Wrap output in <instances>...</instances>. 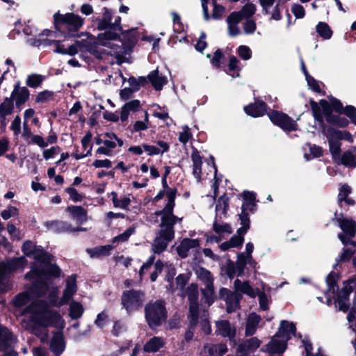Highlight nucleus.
<instances>
[{
	"label": "nucleus",
	"instance_id": "nucleus-1",
	"mask_svg": "<svg viewBox=\"0 0 356 356\" xmlns=\"http://www.w3.org/2000/svg\"><path fill=\"white\" fill-rule=\"evenodd\" d=\"M120 24V17L117 16L112 23L111 13L105 9L103 19L99 21L97 27L99 30L106 31L97 38L88 33H83L82 35L86 36V39L76 41L74 44L62 51L61 54L75 55L79 49L82 51L90 53L97 58H102V54H106L115 56L119 62H122L124 56L129 54L137 42L139 33L137 29L122 32Z\"/></svg>",
	"mask_w": 356,
	"mask_h": 356
},
{
	"label": "nucleus",
	"instance_id": "nucleus-2",
	"mask_svg": "<svg viewBox=\"0 0 356 356\" xmlns=\"http://www.w3.org/2000/svg\"><path fill=\"white\" fill-rule=\"evenodd\" d=\"M22 325L26 330L38 337L42 342L48 340V327L60 330L65 325L61 315L49 309V305L39 300L31 302L23 312Z\"/></svg>",
	"mask_w": 356,
	"mask_h": 356
},
{
	"label": "nucleus",
	"instance_id": "nucleus-3",
	"mask_svg": "<svg viewBox=\"0 0 356 356\" xmlns=\"http://www.w3.org/2000/svg\"><path fill=\"white\" fill-rule=\"evenodd\" d=\"M59 275L58 276L52 275L49 271L46 273L47 277L44 278L43 280L41 279V281L43 282L41 288L38 291L39 286L37 283H35L33 288L34 290L35 289V293L37 296H44L48 293L50 305L57 307L67 304L69 300L72 299L77 290L76 277L74 275H71L67 278L65 281V286L63 291V296L61 298L58 300V289L53 283L52 277H58Z\"/></svg>",
	"mask_w": 356,
	"mask_h": 356
},
{
	"label": "nucleus",
	"instance_id": "nucleus-4",
	"mask_svg": "<svg viewBox=\"0 0 356 356\" xmlns=\"http://www.w3.org/2000/svg\"><path fill=\"white\" fill-rule=\"evenodd\" d=\"M22 251L26 256L33 257L35 260L31 270L26 274V277L33 275L36 276L37 279L43 280L49 271L52 275H59V268L51 263L50 255L44 252L40 247H36L33 242L27 241L22 245Z\"/></svg>",
	"mask_w": 356,
	"mask_h": 356
},
{
	"label": "nucleus",
	"instance_id": "nucleus-5",
	"mask_svg": "<svg viewBox=\"0 0 356 356\" xmlns=\"http://www.w3.org/2000/svg\"><path fill=\"white\" fill-rule=\"evenodd\" d=\"M311 104L315 119L321 121L324 115L326 120L334 125L344 127L348 124V121L346 118L331 115L332 111L342 113V104L338 99L332 97L330 99V102L321 100L319 106L314 102H312Z\"/></svg>",
	"mask_w": 356,
	"mask_h": 356
},
{
	"label": "nucleus",
	"instance_id": "nucleus-6",
	"mask_svg": "<svg viewBox=\"0 0 356 356\" xmlns=\"http://www.w3.org/2000/svg\"><path fill=\"white\" fill-rule=\"evenodd\" d=\"M156 215L161 216V229L159 236L154 239L152 244V251L154 253L161 254L165 250L168 243L174 238V225L177 221L181 220V218H179L174 215Z\"/></svg>",
	"mask_w": 356,
	"mask_h": 356
},
{
	"label": "nucleus",
	"instance_id": "nucleus-7",
	"mask_svg": "<svg viewBox=\"0 0 356 356\" xmlns=\"http://www.w3.org/2000/svg\"><path fill=\"white\" fill-rule=\"evenodd\" d=\"M145 318L151 328L161 325L166 318V311L162 301L149 302L145 308Z\"/></svg>",
	"mask_w": 356,
	"mask_h": 356
},
{
	"label": "nucleus",
	"instance_id": "nucleus-8",
	"mask_svg": "<svg viewBox=\"0 0 356 356\" xmlns=\"http://www.w3.org/2000/svg\"><path fill=\"white\" fill-rule=\"evenodd\" d=\"M243 197L242 211L239 215L241 227L238 229L239 234H245L249 229L250 219L248 211H252L255 207V194L253 192L244 191Z\"/></svg>",
	"mask_w": 356,
	"mask_h": 356
},
{
	"label": "nucleus",
	"instance_id": "nucleus-9",
	"mask_svg": "<svg viewBox=\"0 0 356 356\" xmlns=\"http://www.w3.org/2000/svg\"><path fill=\"white\" fill-rule=\"evenodd\" d=\"M26 265V261L22 257L10 259L6 264H0V292L8 289L7 275L18 269H23Z\"/></svg>",
	"mask_w": 356,
	"mask_h": 356
},
{
	"label": "nucleus",
	"instance_id": "nucleus-10",
	"mask_svg": "<svg viewBox=\"0 0 356 356\" xmlns=\"http://www.w3.org/2000/svg\"><path fill=\"white\" fill-rule=\"evenodd\" d=\"M145 294L140 291L129 290L122 293L121 302L124 309L128 312L139 309L144 301Z\"/></svg>",
	"mask_w": 356,
	"mask_h": 356
},
{
	"label": "nucleus",
	"instance_id": "nucleus-11",
	"mask_svg": "<svg viewBox=\"0 0 356 356\" xmlns=\"http://www.w3.org/2000/svg\"><path fill=\"white\" fill-rule=\"evenodd\" d=\"M186 296L189 301L190 309V325L191 327H195L197 323L198 318V288L197 284H191L186 289Z\"/></svg>",
	"mask_w": 356,
	"mask_h": 356
},
{
	"label": "nucleus",
	"instance_id": "nucleus-12",
	"mask_svg": "<svg viewBox=\"0 0 356 356\" xmlns=\"http://www.w3.org/2000/svg\"><path fill=\"white\" fill-rule=\"evenodd\" d=\"M353 264L356 268V257L353 258ZM356 291V279H351L344 283L343 287L341 289L337 298L335 300L336 307L340 311L346 312L348 310V305L346 303L349 294Z\"/></svg>",
	"mask_w": 356,
	"mask_h": 356
},
{
	"label": "nucleus",
	"instance_id": "nucleus-13",
	"mask_svg": "<svg viewBox=\"0 0 356 356\" xmlns=\"http://www.w3.org/2000/svg\"><path fill=\"white\" fill-rule=\"evenodd\" d=\"M122 140L119 138L115 134L107 132L104 134L103 145L97 149L96 153L111 156L114 153V149L117 147H122Z\"/></svg>",
	"mask_w": 356,
	"mask_h": 356
},
{
	"label": "nucleus",
	"instance_id": "nucleus-14",
	"mask_svg": "<svg viewBox=\"0 0 356 356\" xmlns=\"http://www.w3.org/2000/svg\"><path fill=\"white\" fill-rule=\"evenodd\" d=\"M54 17L56 26H57L59 23H62L70 31H76L83 24V19L74 13H67L63 15L56 13L54 14Z\"/></svg>",
	"mask_w": 356,
	"mask_h": 356
},
{
	"label": "nucleus",
	"instance_id": "nucleus-15",
	"mask_svg": "<svg viewBox=\"0 0 356 356\" xmlns=\"http://www.w3.org/2000/svg\"><path fill=\"white\" fill-rule=\"evenodd\" d=\"M26 279L30 280V281L32 282V286L29 290V291L23 292L22 293H19L17 295L15 299L13 300V302L15 307H21L26 305L31 298H38L41 297L42 296H37L35 293V289L34 290V285L35 283L39 286L38 288V290L41 288L42 286L43 282L41 281V279H37L36 276L31 275L29 277H26Z\"/></svg>",
	"mask_w": 356,
	"mask_h": 356
},
{
	"label": "nucleus",
	"instance_id": "nucleus-16",
	"mask_svg": "<svg viewBox=\"0 0 356 356\" xmlns=\"http://www.w3.org/2000/svg\"><path fill=\"white\" fill-rule=\"evenodd\" d=\"M296 327L293 322L287 321H282L280 322L278 332L276 333V337H280L282 340V343L277 348L273 349L275 351L285 350L286 348V343L291 337L295 335Z\"/></svg>",
	"mask_w": 356,
	"mask_h": 356
},
{
	"label": "nucleus",
	"instance_id": "nucleus-17",
	"mask_svg": "<svg viewBox=\"0 0 356 356\" xmlns=\"http://www.w3.org/2000/svg\"><path fill=\"white\" fill-rule=\"evenodd\" d=\"M268 115L273 124L279 126L285 131H291L297 129L296 122L283 113L273 111Z\"/></svg>",
	"mask_w": 356,
	"mask_h": 356
},
{
	"label": "nucleus",
	"instance_id": "nucleus-18",
	"mask_svg": "<svg viewBox=\"0 0 356 356\" xmlns=\"http://www.w3.org/2000/svg\"><path fill=\"white\" fill-rule=\"evenodd\" d=\"M162 186L163 187V190L165 191L168 202L162 210L156 211L155 213L173 215L172 212L175 205V200L176 197L177 189L168 187L166 177L163 178Z\"/></svg>",
	"mask_w": 356,
	"mask_h": 356
},
{
	"label": "nucleus",
	"instance_id": "nucleus-19",
	"mask_svg": "<svg viewBox=\"0 0 356 356\" xmlns=\"http://www.w3.org/2000/svg\"><path fill=\"white\" fill-rule=\"evenodd\" d=\"M263 12L270 15V19L280 20L281 19L280 3L277 0H259Z\"/></svg>",
	"mask_w": 356,
	"mask_h": 356
},
{
	"label": "nucleus",
	"instance_id": "nucleus-20",
	"mask_svg": "<svg viewBox=\"0 0 356 356\" xmlns=\"http://www.w3.org/2000/svg\"><path fill=\"white\" fill-rule=\"evenodd\" d=\"M17 343V338L6 327L0 325V351L13 348Z\"/></svg>",
	"mask_w": 356,
	"mask_h": 356
},
{
	"label": "nucleus",
	"instance_id": "nucleus-21",
	"mask_svg": "<svg viewBox=\"0 0 356 356\" xmlns=\"http://www.w3.org/2000/svg\"><path fill=\"white\" fill-rule=\"evenodd\" d=\"M65 348V341L62 331L54 332L50 341V350L54 356H60Z\"/></svg>",
	"mask_w": 356,
	"mask_h": 356
},
{
	"label": "nucleus",
	"instance_id": "nucleus-22",
	"mask_svg": "<svg viewBox=\"0 0 356 356\" xmlns=\"http://www.w3.org/2000/svg\"><path fill=\"white\" fill-rule=\"evenodd\" d=\"M220 296L227 302V311L230 313L238 306L240 298L236 293H232L227 289L220 290Z\"/></svg>",
	"mask_w": 356,
	"mask_h": 356
},
{
	"label": "nucleus",
	"instance_id": "nucleus-23",
	"mask_svg": "<svg viewBox=\"0 0 356 356\" xmlns=\"http://www.w3.org/2000/svg\"><path fill=\"white\" fill-rule=\"evenodd\" d=\"M213 230L214 232L218 234V236H207V242H216L218 243L221 240L222 237H224L225 235H229L232 233V230L231 227L226 223H220L218 222L217 221H215L213 223Z\"/></svg>",
	"mask_w": 356,
	"mask_h": 356
},
{
	"label": "nucleus",
	"instance_id": "nucleus-24",
	"mask_svg": "<svg viewBox=\"0 0 356 356\" xmlns=\"http://www.w3.org/2000/svg\"><path fill=\"white\" fill-rule=\"evenodd\" d=\"M216 333L218 335H220L223 337H227L229 339H232L234 337L236 334V329L233 325L230 324L228 321H216Z\"/></svg>",
	"mask_w": 356,
	"mask_h": 356
},
{
	"label": "nucleus",
	"instance_id": "nucleus-25",
	"mask_svg": "<svg viewBox=\"0 0 356 356\" xmlns=\"http://www.w3.org/2000/svg\"><path fill=\"white\" fill-rule=\"evenodd\" d=\"M29 97V91L26 87H21L17 83L11 93L10 98L15 101L16 106L24 104Z\"/></svg>",
	"mask_w": 356,
	"mask_h": 356
},
{
	"label": "nucleus",
	"instance_id": "nucleus-26",
	"mask_svg": "<svg viewBox=\"0 0 356 356\" xmlns=\"http://www.w3.org/2000/svg\"><path fill=\"white\" fill-rule=\"evenodd\" d=\"M234 285L236 293H242L253 298L259 294V289H253L248 281L242 282L236 279Z\"/></svg>",
	"mask_w": 356,
	"mask_h": 356
},
{
	"label": "nucleus",
	"instance_id": "nucleus-27",
	"mask_svg": "<svg viewBox=\"0 0 356 356\" xmlns=\"http://www.w3.org/2000/svg\"><path fill=\"white\" fill-rule=\"evenodd\" d=\"M147 79L156 90H161L168 82L167 77L157 69L152 71L148 74Z\"/></svg>",
	"mask_w": 356,
	"mask_h": 356
},
{
	"label": "nucleus",
	"instance_id": "nucleus-28",
	"mask_svg": "<svg viewBox=\"0 0 356 356\" xmlns=\"http://www.w3.org/2000/svg\"><path fill=\"white\" fill-rule=\"evenodd\" d=\"M72 220L79 225L87 220V211L80 206H70L66 209Z\"/></svg>",
	"mask_w": 356,
	"mask_h": 356
},
{
	"label": "nucleus",
	"instance_id": "nucleus-29",
	"mask_svg": "<svg viewBox=\"0 0 356 356\" xmlns=\"http://www.w3.org/2000/svg\"><path fill=\"white\" fill-rule=\"evenodd\" d=\"M323 133L329 141L330 151L333 159L334 160L339 159V153L341 150V143H339V140H338L334 136L330 135L331 133L327 128L323 129Z\"/></svg>",
	"mask_w": 356,
	"mask_h": 356
},
{
	"label": "nucleus",
	"instance_id": "nucleus-30",
	"mask_svg": "<svg viewBox=\"0 0 356 356\" xmlns=\"http://www.w3.org/2000/svg\"><path fill=\"white\" fill-rule=\"evenodd\" d=\"M24 33L27 35H33L34 38H30L29 40V42L33 45L32 42L34 39H44L42 37L46 35L50 38H54L56 37L55 33L52 32L51 31H49L48 29L44 30L42 33L37 35L38 30L33 26L30 24H27L24 28Z\"/></svg>",
	"mask_w": 356,
	"mask_h": 356
},
{
	"label": "nucleus",
	"instance_id": "nucleus-31",
	"mask_svg": "<svg viewBox=\"0 0 356 356\" xmlns=\"http://www.w3.org/2000/svg\"><path fill=\"white\" fill-rule=\"evenodd\" d=\"M245 112L252 117L262 116L266 112V105L263 102H257L244 108Z\"/></svg>",
	"mask_w": 356,
	"mask_h": 356
},
{
	"label": "nucleus",
	"instance_id": "nucleus-32",
	"mask_svg": "<svg viewBox=\"0 0 356 356\" xmlns=\"http://www.w3.org/2000/svg\"><path fill=\"white\" fill-rule=\"evenodd\" d=\"M140 107V102L139 100L134 99L127 102L121 108L120 120L122 122H125L128 120L130 113L137 111Z\"/></svg>",
	"mask_w": 356,
	"mask_h": 356
},
{
	"label": "nucleus",
	"instance_id": "nucleus-33",
	"mask_svg": "<svg viewBox=\"0 0 356 356\" xmlns=\"http://www.w3.org/2000/svg\"><path fill=\"white\" fill-rule=\"evenodd\" d=\"M165 343V340L161 337H154L144 345V351L154 353L159 350Z\"/></svg>",
	"mask_w": 356,
	"mask_h": 356
},
{
	"label": "nucleus",
	"instance_id": "nucleus-34",
	"mask_svg": "<svg viewBox=\"0 0 356 356\" xmlns=\"http://www.w3.org/2000/svg\"><path fill=\"white\" fill-rule=\"evenodd\" d=\"M14 105L11 98L6 97L3 102L0 104V118L1 122L6 124V117L13 113Z\"/></svg>",
	"mask_w": 356,
	"mask_h": 356
},
{
	"label": "nucleus",
	"instance_id": "nucleus-35",
	"mask_svg": "<svg viewBox=\"0 0 356 356\" xmlns=\"http://www.w3.org/2000/svg\"><path fill=\"white\" fill-rule=\"evenodd\" d=\"M191 158L193 161V175L199 181L201 178L202 173V157L197 150L194 149L192 152Z\"/></svg>",
	"mask_w": 356,
	"mask_h": 356
},
{
	"label": "nucleus",
	"instance_id": "nucleus-36",
	"mask_svg": "<svg viewBox=\"0 0 356 356\" xmlns=\"http://www.w3.org/2000/svg\"><path fill=\"white\" fill-rule=\"evenodd\" d=\"M200 243L197 239L185 238L181 244L177 247L178 254L181 257H185L187 255V252L191 249L199 246Z\"/></svg>",
	"mask_w": 356,
	"mask_h": 356
},
{
	"label": "nucleus",
	"instance_id": "nucleus-37",
	"mask_svg": "<svg viewBox=\"0 0 356 356\" xmlns=\"http://www.w3.org/2000/svg\"><path fill=\"white\" fill-rule=\"evenodd\" d=\"M113 247L111 245L103 246H98L94 248H89L86 250L87 253L92 258H99L101 257L108 256L110 254L111 251Z\"/></svg>",
	"mask_w": 356,
	"mask_h": 356
},
{
	"label": "nucleus",
	"instance_id": "nucleus-38",
	"mask_svg": "<svg viewBox=\"0 0 356 356\" xmlns=\"http://www.w3.org/2000/svg\"><path fill=\"white\" fill-rule=\"evenodd\" d=\"M91 138L92 134L90 133H88L84 136V137L81 140V145L83 148L85 150H86V152L83 154H74L73 156L75 158V159L79 160L91 154V151L92 149V145L90 144Z\"/></svg>",
	"mask_w": 356,
	"mask_h": 356
},
{
	"label": "nucleus",
	"instance_id": "nucleus-39",
	"mask_svg": "<svg viewBox=\"0 0 356 356\" xmlns=\"http://www.w3.org/2000/svg\"><path fill=\"white\" fill-rule=\"evenodd\" d=\"M304 157L309 161L312 159L319 157L322 155V149L316 145L307 143L303 147Z\"/></svg>",
	"mask_w": 356,
	"mask_h": 356
},
{
	"label": "nucleus",
	"instance_id": "nucleus-40",
	"mask_svg": "<svg viewBox=\"0 0 356 356\" xmlns=\"http://www.w3.org/2000/svg\"><path fill=\"white\" fill-rule=\"evenodd\" d=\"M341 162L348 167H356V147L346 151L341 156Z\"/></svg>",
	"mask_w": 356,
	"mask_h": 356
},
{
	"label": "nucleus",
	"instance_id": "nucleus-41",
	"mask_svg": "<svg viewBox=\"0 0 356 356\" xmlns=\"http://www.w3.org/2000/svg\"><path fill=\"white\" fill-rule=\"evenodd\" d=\"M339 225L341 229L349 236L353 237L356 232V223L350 219H339Z\"/></svg>",
	"mask_w": 356,
	"mask_h": 356
},
{
	"label": "nucleus",
	"instance_id": "nucleus-42",
	"mask_svg": "<svg viewBox=\"0 0 356 356\" xmlns=\"http://www.w3.org/2000/svg\"><path fill=\"white\" fill-rule=\"evenodd\" d=\"M260 321L261 317L255 313H252L248 316L245 330L247 335H252L254 334Z\"/></svg>",
	"mask_w": 356,
	"mask_h": 356
},
{
	"label": "nucleus",
	"instance_id": "nucleus-43",
	"mask_svg": "<svg viewBox=\"0 0 356 356\" xmlns=\"http://www.w3.org/2000/svg\"><path fill=\"white\" fill-rule=\"evenodd\" d=\"M241 20L236 17V15L231 13L227 19L228 32L231 36H236L241 33L238 24Z\"/></svg>",
	"mask_w": 356,
	"mask_h": 356
},
{
	"label": "nucleus",
	"instance_id": "nucleus-44",
	"mask_svg": "<svg viewBox=\"0 0 356 356\" xmlns=\"http://www.w3.org/2000/svg\"><path fill=\"white\" fill-rule=\"evenodd\" d=\"M111 195L112 197L111 199L113 206L115 208L126 209L131 202V200L129 195H121L118 197L117 193L115 192H112Z\"/></svg>",
	"mask_w": 356,
	"mask_h": 356
},
{
	"label": "nucleus",
	"instance_id": "nucleus-45",
	"mask_svg": "<svg viewBox=\"0 0 356 356\" xmlns=\"http://www.w3.org/2000/svg\"><path fill=\"white\" fill-rule=\"evenodd\" d=\"M196 275L198 279L207 286L213 285V279L211 273L207 269L199 267L196 269Z\"/></svg>",
	"mask_w": 356,
	"mask_h": 356
},
{
	"label": "nucleus",
	"instance_id": "nucleus-46",
	"mask_svg": "<svg viewBox=\"0 0 356 356\" xmlns=\"http://www.w3.org/2000/svg\"><path fill=\"white\" fill-rule=\"evenodd\" d=\"M243 235L239 234L237 232V235H234L229 241L224 242L220 245V249L225 251L229 248H237L241 245L244 241Z\"/></svg>",
	"mask_w": 356,
	"mask_h": 356
},
{
	"label": "nucleus",
	"instance_id": "nucleus-47",
	"mask_svg": "<svg viewBox=\"0 0 356 356\" xmlns=\"http://www.w3.org/2000/svg\"><path fill=\"white\" fill-rule=\"evenodd\" d=\"M32 44L33 46H37V47H39L41 45L48 46V45L54 44V45L56 47L55 51L57 53H59V54H61L62 51H65V49H66L61 44L60 41L51 40V39H41V38L34 39Z\"/></svg>",
	"mask_w": 356,
	"mask_h": 356
},
{
	"label": "nucleus",
	"instance_id": "nucleus-48",
	"mask_svg": "<svg viewBox=\"0 0 356 356\" xmlns=\"http://www.w3.org/2000/svg\"><path fill=\"white\" fill-rule=\"evenodd\" d=\"M256 11V6L252 3L245 4L241 10L238 12H233V14L236 15V17L241 20L248 19L252 17Z\"/></svg>",
	"mask_w": 356,
	"mask_h": 356
},
{
	"label": "nucleus",
	"instance_id": "nucleus-49",
	"mask_svg": "<svg viewBox=\"0 0 356 356\" xmlns=\"http://www.w3.org/2000/svg\"><path fill=\"white\" fill-rule=\"evenodd\" d=\"M326 283L327 285V292L326 293L327 296V304H330L331 302V298H334V293L337 289L336 286V280H335V274L330 273L326 278Z\"/></svg>",
	"mask_w": 356,
	"mask_h": 356
},
{
	"label": "nucleus",
	"instance_id": "nucleus-50",
	"mask_svg": "<svg viewBox=\"0 0 356 356\" xmlns=\"http://www.w3.org/2000/svg\"><path fill=\"white\" fill-rule=\"evenodd\" d=\"M351 193L350 187L347 184H343L339 188V192L338 195V202L339 204H341L342 202H345L346 204L349 205H353L354 204V201L350 198H348V195Z\"/></svg>",
	"mask_w": 356,
	"mask_h": 356
},
{
	"label": "nucleus",
	"instance_id": "nucleus-51",
	"mask_svg": "<svg viewBox=\"0 0 356 356\" xmlns=\"http://www.w3.org/2000/svg\"><path fill=\"white\" fill-rule=\"evenodd\" d=\"M316 31L318 35L324 40H329L332 35V31L325 22H319L316 26Z\"/></svg>",
	"mask_w": 356,
	"mask_h": 356
},
{
	"label": "nucleus",
	"instance_id": "nucleus-52",
	"mask_svg": "<svg viewBox=\"0 0 356 356\" xmlns=\"http://www.w3.org/2000/svg\"><path fill=\"white\" fill-rule=\"evenodd\" d=\"M84 309L82 305L78 302L72 301L70 304L69 315L72 319H78L83 314Z\"/></svg>",
	"mask_w": 356,
	"mask_h": 356
},
{
	"label": "nucleus",
	"instance_id": "nucleus-53",
	"mask_svg": "<svg viewBox=\"0 0 356 356\" xmlns=\"http://www.w3.org/2000/svg\"><path fill=\"white\" fill-rule=\"evenodd\" d=\"M210 356H222L227 350L225 344L207 345L205 346Z\"/></svg>",
	"mask_w": 356,
	"mask_h": 356
},
{
	"label": "nucleus",
	"instance_id": "nucleus-54",
	"mask_svg": "<svg viewBox=\"0 0 356 356\" xmlns=\"http://www.w3.org/2000/svg\"><path fill=\"white\" fill-rule=\"evenodd\" d=\"M261 345V341L257 338H252L245 341L238 346L241 351H254Z\"/></svg>",
	"mask_w": 356,
	"mask_h": 356
},
{
	"label": "nucleus",
	"instance_id": "nucleus-55",
	"mask_svg": "<svg viewBox=\"0 0 356 356\" xmlns=\"http://www.w3.org/2000/svg\"><path fill=\"white\" fill-rule=\"evenodd\" d=\"M136 232V227L131 226L127 228L123 233L116 236L112 239L113 243H122L127 241L129 238L133 235Z\"/></svg>",
	"mask_w": 356,
	"mask_h": 356
},
{
	"label": "nucleus",
	"instance_id": "nucleus-56",
	"mask_svg": "<svg viewBox=\"0 0 356 356\" xmlns=\"http://www.w3.org/2000/svg\"><path fill=\"white\" fill-rule=\"evenodd\" d=\"M327 129L331 133L330 135L334 136L338 140L343 139L349 142L353 141L352 135L348 131H341L331 127Z\"/></svg>",
	"mask_w": 356,
	"mask_h": 356
},
{
	"label": "nucleus",
	"instance_id": "nucleus-57",
	"mask_svg": "<svg viewBox=\"0 0 356 356\" xmlns=\"http://www.w3.org/2000/svg\"><path fill=\"white\" fill-rule=\"evenodd\" d=\"M64 221L52 220L44 222L47 229L54 232H63Z\"/></svg>",
	"mask_w": 356,
	"mask_h": 356
},
{
	"label": "nucleus",
	"instance_id": "nucleus-58",
	"mask_svg": "<svg viewBox=\"0 0 356 356\" xmlns=\"http://www.w3.org/2000/svg\"><path fill=\"white\" fill-rule=\"evenodd\" d=\"M65 191L68 194L70 199L74 202H81L85 196L83 194L80 193L73 187H67Z\"/></svg>",
	"mask_w": 356,
	"mask_h": 356
},
{
	"label": "nucleus",
	"instance_id": "nucleus-59",
	"mask_svg": "<svg viewBox=\"0 0 356 356\" xmlns=\"http://www.w3.org/2000/svg\"><path fill=\"white\" fill-rule=\"evenodd\" d=\"M228 199L225 196H221L217 202L216 206V212L217 216L224 214L228 207Z\"/></svg>",
	"mask_w": 356,
	"mask_h": 356
},
{
	"label": "nucleus",
	"instance_id": "nucleus-60",
	"mask_svg": "<svg viewBox=\"0 0 356 356\" xmlns=\"http://www.w3.org/2000/svg\"><path fill=\"white\" fill-rule=\"evenodd\" d=\"M282 343V340L280 337H276V335H275L270 342L266 346V350L268 353H282L284 350H278L275 351L273 349L277 348L280 346V345Z\"/></svg>",
	"mask_w": 356,
	"mask_h": 356
},
{
	"label": "nucleus",
	"instance_id": "nucleus-61",
	"mask_svg": "<svg viewBox=\"0 0 356 356\" xmlns=\"http://www.w3.org/2000/svg\"><path fill=\"white\" fill-rule=\"evenodd\" d=\"M203 298L208 306L213 302L214 291L213 285L212 286H207L202 290Z\"/></svg>",
	"mask_w": 356,
	"mask_h": 356
},
{
	"label": "nucleus",
	"instance_id": "nucleus-62",
	"mask_svg": "<svg viewBox=\"0 0 356 356\" xmlns=\"http://www.w3.org/2000/svg\"><path fill=\"white\" fill-rule=\"evenodd\" d=\"M238 63H239V61L236 57L232 56L230 58L229 63V74L231 76H238V72L239 70Z\"/></svg>",
	"mask_w": 356,
	"mask_h": 356
},
{
	"label": "nucleus",
	"instance_id": "nucleus-63",
	"mask_svg": "<svg viewBox=\"0 0 356 356\" xmlns=\"http://www.w3.org/2000/svg\"><path fill=\"white\" fill-rule=\"evenodd\" d=\"M247 254L241 253L238 255L236 264L238 265V275L241 276L247 264Z\"/></svg>",
	"mask_w": 356,
	"mask_h": 356
},
{
	"label": "nucleus",
	"instance_id": "nucleus-64",
	"mask_svg": "<svg viewBox=\"0 0 356 356\" xmlns=\"http://www.w3.org/2000/svg\"><path fill=\"white\" fill-rule=\"evenodd\" d=\"M225 272L229 278L238 275V265L232 261H228L225 266Z\"/></svg>",
	"mask_w": 356,
	"mask_h": 356
}]
</instances>
